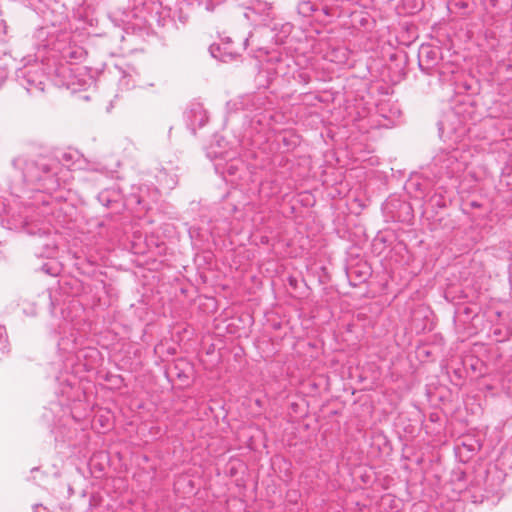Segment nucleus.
<instances>
[{
    "mask_svg": "<svg viewBox=\"0 0 512 512\" xmlns=\"http://www.w3.org/2000/svg\"><path fill=\"white\" fill-rule=\"evenodd\" d=\"M278 25H279L278 23H274V25H273V27L271 29L272 30H276Z\"/></svg>",
    "mask_w": 512,
    "mask_h": 512,
    "instance_id": "nucleus-17",
    "label": "nucleus"
},
{
    "mask_svg": "<svg viewBox=\"0 0 512 512\" xmlns=\"http://www.w3.org/2000/svg\"><path fill=\"white\" fill-rule=\"evenodd\" d=\"M115 70L120 76V85L123 87H128L130 85V75L118 66L115 67Z\"/></svg>",
    "mask_w": 512,
    "mask_h": 512,
    "instance_id": "nucleus-9",
    "label": "nucleus"
},
{
    "mask_svg": "<svg viewBox=\"0 0 512 512\" xmlns=\"http://www.w3.org/2000/svg\"><path fill=\"white\" fill-rule=\"evenodd\" d=\"M65 84L67 85L68 88L72 87L73 85H75L74 78H71L70 80L65 82Z\"/></svg>",
    "mask_w": 512,
    "mask_h": 512,
    "instance_id": "nucleus-12",
    "label": "nucleus"
},
{
    "mask_svg": "<svg viewBox=\"0 0 512 512\" xmlns=\"http://www.w3.org/2000/svg\"><path fill=\"white\" fill-rule=\"evenodd\" d=\"M299 14L304 17L311 16L314 12L322 11L325 14H328V8L326 6H320L315 1L312 0H302L299 2L297 6Z\"/></svg>",
    "mask_w": 512,
    "mask_h": 512,
    "instance_id": "nucleus-6",
    "label": "nucleus"
},
{
    "mask_svg": "<svg viewBox=\"0 0 512 512\" xmlns=\"http://www.w3.org/2000/svg\"><path fill=\"white\" fill-rule=\"evenodd\" d=\"M250 37H252V33H251V32L249 33V37H247V38L244 40V42H243V45H244V46H246V45H247L248 40H249V38H250Z\"/></svg>",
    "mask_w": 512,
    "mask_h": 512,
    "instance_id": "nucleus-15",
    "label": "nucleus"
},
{
    "mask_svg": "<svg viewBox=\"0 0 512 512\" xmlns=\"http://www.w3.org/2000/svg\"><path fill=\"white\" fill-rule=\"evenodd\" d=\"M86 51L83 47L76 44H69L58 51H51L42 62L45 66V72L48 75L65 76L66 64H77L84 61Z\"/></svg>",
    "mask_w": 512,
    "mask_h": 512,
    "instance_id": "nucleus-1",
    "label": "nucleus"
},
{
    "mask_svg": "<svg viewBox=\"0 0 512 512\" xmlns=\"http://www.w3.org/2000/svg\"><path fill=\"white\" fill-rule=\"evenodd\" d=\"M221 42H229V46H232V40L230 37H224L221 39Z\"/></svg>",
    "mask_w": 512,
    "mask_h": 512,
    "instance_id": "nucleus-13",
    "label": "nucleus"
},
{
    "mask_svg": "<svg viewBox=\"0 0 512 512\" xmlns=\"http://www.w3.org/2000/svg\"><path fill=\"white\" fill-rule=\"evenodd\" d=\"M257 6H258V11H259V10H260V8H261V6H265V7H266V6H267V3H263V4H262V3H260V2L258 1Z\"/></svg>",
    "mask_w": 512,
    "mask_h": 512,
    "instance_id": "nucleus-16",
    "label": "nucleus"
},
{
    "mask_svg": "<svg viewBox=\"0 0 512 512\" xmlns=\"http://www.w3.org/2000/svg\"><path fill=\"white\" fill-rule=\"evenodd\" d=\"M239 6L242 9L243 16L247 20H252L256 14V0H239Z\"/></svg>",
    "mask_w": 512,
    "mask_h": 512,
    "instance_id": "nucleus-7",
    "label": "nucleus"
},
{
    "mask_svg": "<svg viewBox=\"0 0 512 512\" xmlns=\"http://www.w3.org/2000/svg\"><path fill=\"white\" fill-rule=\"evenodd\" d=\"M269 31H268V27H267V24L264 23L263 24V27H262V31H261V34L264 35V34H268Z\"/></svg>",
    "mask_w": 512,
    "mask_h": 512,
    "instance_id": "nucleus-11",
    "label": "nucleus"
},
{
    "mask_svg": "<svg viewBox=\"0 0 512 512\" xmlns=\"http://www.w3.org/2000/svg\"><path fill=\"white\" fill-rule=\"evenodd\" d=\"M158 2L172 20H178L181 23L187 21L188 10L191 5L188 0H158Z\"/></svg>",
    "mask_w": 512,
    "mask_h": 512,
    "instance_id": "nucleus-2",
    "label": "nucleus"
},
{
    "mask_svg": "<svg viewBox=\"0 0 512 512\" xmlns=\"http://www.w3.org/2000/svg\"><path fill=\"white\" fill-rule=\"evenodd\" d=\"M102 417H103V415H98L96 419L98 422L101 423L102 426H105L104 423H102Z\"/></svg>",
    "mask_w": 512,
    "mask_h": 512,
    "instance_id": "nucleus-14",
    "label": "nucleus"
},
{
    "mask_svg": "<svg viewBox=\"0 0 512 512\" xmlns=\"http://www.w3.org/2000/svg\"><path fill=\"white\" fill-rule=\"evenodd\" d=\"M406 2H415V8H421L423 6L422 0H406Z\"/></svg>",
    "mask_w": 512,
    "mask_h": 512,
    "instance_id": "nucleus-10",
    "label": "nucleus"
},
{
    "mask_svg": "<svg viewBox=\"0 0 512 512\" xmlns=\"http://www.w3.org/2000/svg\"><path fill=\"white\" fill-rule=\"evenodd\" d=\"M349 50L343 46H330L325 51L323 58L338 66H344L347 64L349 59Z\"/></svg>",
    "mask_w": 512,
    "mask_h": 512,
    "instance_id": "nucleus-5",
    "label": "nucleus"
},
{
    "mask_svg": "<svg viewBox=\"0 0 512 512\" xmlns=\"http://www.w3.org/2000/svg\"><path fill=\"white\" fill-rule=\"evenodd\" d=\"M292 28L293 26L290 23L281 24L279 33L275 34V42L283 43L284 40L288 37V35L291 33Z\"/></svg>",
    "mask_w": 512,
    "mask_h": 512,
    "instance_id": "nucleus-8",
    "label": "nucleus"
},
{
    "mask_svg": "<svg viewBox=\"0 0 512 512\" xmlns=\"http://www.w3.org/2000/svg\"><path fill=\"white\" fill-rule=\"evenodd\" d=\"M441 59L440 49L430 44H422L418 52L419 67L422 71L430 73Z\"/></svg>",
    "mask_w": 512,
    "mask_h": 512,
    "instance_id": "nucleus-3",
    "label": "nucleus"
},
{
    "mask_svg": "<svg viewBox=\"0 0 512 512\" xmlns=\"http://www.w3.org/2000/svg\"><path fill=\"white\" fill-rule=\"evenodd\" d=\"M209 51L213 58L225 63L235 61L239 57V53L229 46V42L212 44Z\"/></svg>",
    "mask_w": 512,
    "mask_h": 512,
    "instance_id": "nucleus-4",
    "label": "nucleus"
}]
</instances>
